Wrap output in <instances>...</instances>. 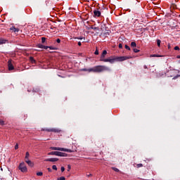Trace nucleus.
Wrapping results in <instances>:
<instances>
[{"label":"nucleus","instance_id":"nucleus-1","mask_svg":"<svg viewBox=\"0 0 180 180\" xmlns=\"http://www.w3.org/2000/svg\"><path fill=\"white\" fill-rule=\"evenodd\" d=\"M131 56H110L108 58L100 59V61H103V63H110V64H114L115 61H126V60H130Z\"/></svg>","mask_w":180,"mask_h":180},{"label":"nucleus","instance_id":"nucleus-2","mask_svg":"<svg viewBox=\"0 0 180 180\" xmlns=\"http://www.w3.org/2000/svg\"><path fill=\"white\" fill-rule=\"evenodd\" d=\"M81 71H88V72H103V71H110V68L105 65H97L89 69L83 68Z\"/></svg>","mask_w":180,"mask_h":180},{"label":"nucleus","instance_id":"nucleus-3","mask_svg":"<svg viewBox=\"0 0 180 180\" xmlns=\"http://www.w3.org/2000/svg\"><path fill=\"white\" fill-rule=\"evenodd\" d=\"M18 169H20L21 172H27V167H26V165H25V162H21L20 164Z\"/></svg>","mask_w":180,"mask_h":180},{"label":"nucleus","instance_id":"nucleus-4","mask_svg":"<svg viewBox=\"0 0 180 180\" xmlns=\"http://www.w3.org/2000/svg\"><path fill=\"white\" fill-rule=\"evenodd\" d=\"M44 131H49V132H52V133H60L61 130L60 129L57 128H51V129H44Z\"/></svg>","mask_w":180,"mask_h":180},{"label":"nucleus","instance_id":"nucleus-5","mask_svg":"<svg viewBox=\"0 0 180 180\" xmlns=\"http://www.w3.org/2000/svg\"><path fill=\"white\" fill-rule=\"evenodd\" d=\"M8 70L12 71L15 70V67H13V63H12V60H9L8 61Z\"/></svg>","mask_w":180,"mask_h":180},{"label":"nucleus","instance_id":"nucleus-6","mask_svg":"<svg viewBox=\"0 0 180 180\" xmlns=\"http://www.w3.org/2000/svg\"><path fill=\"white\" fill-rule=\"evenodd\" d=\"M101 13L98 9L94 11V18H99L101 16Z\"/></svg>","mask_w":180,"mask_h":180},{"label":"nucleus","instance_id":"nucleus-7","mask_svg":"<svg viewBox=\"0 0 180 180\" xmlns=\"http://www.w3.org/2000/svg\"><path fill=\"white\" fill-rule=\"evenodd\" d=\"M44 161L46 162H57V161H58V158H47L45 159Z\"/></svg>","mask_w":180,"mask_h":180},{"label":"nucleus","instance_id":"nucleus-8","mask_svg":"<svg viewBox=\"0 0 180 180\" xmlns=\"http://www.w3.org/2000/svg\"><path fill=\"white\" fill-rule=\"evenodd\" d=\"M37 47H38L39 49H44V50H47V49H49V46H44V45H43L41 44H38L37 45Z\"/></svg>","mask_w":180,"mask_h":180},{"label":"nucleus","instance_id":"nucleus-9","mask_svg":"<svg viewBox=\"0 0 180 180\" xmlns=\"http://www.w3.org/2000/svg\"><path fill=\"white\" fill-rule=\"evenodd\" d=\"M59 154H60V152L58 151H52L51 153H49L48 155H57L58 157H59Z\"/></svg>","mask_w":180,"mask_h":180},{"label":"nucleus","instance_id":"nucleus-10","mask_svg":"<svg viewBox=\"0 0 180 180\" xmlns=\"http://www.w3.org/2000/svg\"><path fill=\"white\" fill-rule=\"evenodd\" d=\"M106 54H108V51H106V50H104L101 56L100 60L105 59Z\"/></svg>","mask_w":180,"mask_h":180},{"label":"nucleus","instance_id":"nucleus-11","mask_svg":"<svg viewBox=\"0 0 180 180\" xmlns=\"http://www.w3.org/2000/svg\"><path fill=\"white\" fill-rule=\"evenodd\" d=\"M10 30H11V32H14V33H18L19 32V28L12 27L10 28Z\"/></svg>","mask_w":180,"mask_h":180},{"label":"nucleus","instance_id":"nucleus-12","mask_svg":"<svg viewBox=\"0 0 180 180\" xmlns=\"http://www.w3.org/2000/svg\"><path fill=\"white\" fill-rule=\"evenodd\" d=\"M165 75H167V73L164 72H161L158 73L157 77L158 78L161 77H165Z\"/></svg>","mask_w":180,"mask_h":180},{"label":"nucleus","instance_id":"nucleus-13","mask_svg":"<svg viewBox=\"0 0 180 180\" xmlns=\"http://www.w3.org/2000/svg\"><path fill=\"white\" fill-rule=\"evenodd\" d=\"M51 150H54L56 151H63V148L51 147Z\"/></svg>","mask_w":180,"mask_h":180},{"label":"nucleus","instance_id":"nucleus-14","mask_svg":"<svg viewBox=\"0 0 180 180\" xmlns=\"http://www.w3.org/2000/svg\"><path fill=\"white\" fill-rule=\"evenodd\" d=\"M8 43V40L5 39H0V45L1 44H6Z\"/></svg>","mask_w":180,"mask_h":180},{"label":"nucleus","instance_id":"nucleus-15","mask_svg":"<svg viewBox=\"0 0 180 180\" xmlns=\"http://www.w3.org/2000/svg\"><path fill=\"white\" fill-rule=\"evenodd\" d=\"M59 157H68V154L65 153L59 152Z\"/></svg>","mask_w":180,"mask_h":180},{"label":"nucleus","instance_id":"nucleus-16","mask_svg":"<svg viewBox=\"0 0 180 180\" xmlns=\"http://www.w3.org/2000/svg\"><path fill=\"white\" fill-rule=\"evenodd\" d=\"M173 72H174L172 70L169 71L167 74V77H174V75H172Z\"/></svg>","mask_w":180,"mask_h":180},{"label":"nucleus","instance_id":"nucleus-17","mask_svg":"<svg viewBox=\"0 0 180 180\" xmlns=\"http://www.w3.org/2000/svg\"><path fill=\"white\" fill-rule=\"evenodd\" d=\"M30 61L32 63L34 64V63H36V60H34V58L30 56Z\"/></svg>","mask_w":180,"mask_h":180},{"label":"nucleus","instance_id":"nucleus-18","mask_svg":"<svg viewBox=\"0 0 180 180\" xmlns=\"http://www.w3.org/2000/svg\"><path fill=\"white\" fill-rule=\"evenodd\" d=\"M62 151H65V153H73V151L72 150L64 148Z\"/></svg>","mask_w":180,"mask_h":180},{"label":"nucleus","instance_id":"nucleus-19","mask_svg":"<svg viewBox=\"0 0 180 180\" xmlns=\"http://www.w3.org/2000/svg\"><path fill=\"white\" fill-rule=\"evenodd\" d=\"M26 162L29 165V167H33L34 164L32 162L31 160H27Z\"/></svg>","mask_w":180,"mask_h":180},{"label":"nucleus","instance_id":"nucleus-20","mask_svg":"<svg viewBox=\"0 0 180 180\" xmlns=\"http://www.w3.org/2000/svg\"><path fill=\"white\" fill-rule=\"evenodd\" d=\"M131 47H132L133 49H134V47H137V44H136V42L132 41L131 43Z\"/></svg>","mask_w":180,"mask_h":180},{"label":"nucleus","instance_id":"nucleus-21","mask_svg":"<svg viewBox=\"0 0 180 180\" xmlns=\"http://www.w3.org/2000/svg\"><path fill=\"white\" fill-rule=\"evenodd\" d=\"M157 45L158 47H161V41L160 39H157Z\"/></svg>","mask_w":180,"mask_h":180},{"label":"nucleus","instance_id":"nucleus-22","mask_svg":"<svg viewBox=\"0 0 180 180\" xmlns=\"http://www.w3.org/2000/svg\"><path fill=\"white\" fill-rule=\"evenodd\" d=\"M112 169H113V171H115V172H120V170H119V169L116 167H112Z\"/></svg>","mask_w":180,"mask_h":180},{"label":"nucleus","instance_id":"nucleus-23","mask_svg":"<svg viewBox=\"0 0 180 180\" xmlns=\"http://www.w3.org/2000/svg\"><path fill=\"white\" fill-rule=\"evenodd\" d=\"M30 154H29V152H27L26 154H25V160H29V157H30Z\"/></svg>","mask_w":180,"mask_h":180},{"label":"nucleus","instance_id":"nucleus-24","mask_svg":"<svg viewBox=\"0 0 180 180\" xmlns=\"http://www.w3.org/2000/svg\"><path fill=\"white\" fill-rule=\"evenodd\" d=\"M133 51H134V53H139V52H140V50H139V49H136V48H134V49H133Z\"/></svg>","mask_w":180,"mask_h":180},{"label":"nucleus","instance_id":"nucleus-25","mask_svg":"<svg viewBox=\"0 0 180 180\" xmlns=\"http://www.w3.org/2000/svg\"><path fill=\"white\" fill-rule=\"evenodd\" d=\"M37 176H43V172H39L37 173Z\"/></svg>","mask_w":180,"mask_h":180},{"label":"nucleus","instance_id":"nucleus-26","mask_svg":"<svg viewBox=\"0 0 180 180\" xmlns=\"http://www.w3.org/2000/svg\"><path fill=\"white\" fill-rule=\"evenodd\" d=\"M41 43H42V44H44V43H46V37L41 38Z\"/></svg>","mask_w":180,"mask_h":180},{"label":"nucleus","instance_id":"nucleus-27","mask_svg":"<svg viewBox=\"0 0 180 180\" xmlns=\"http://www.w3.org/2000/svg\"><path fill=\"white\" fill-rule=\"evenodd\" d=\"M48 49H49L50 50H57V48L53 46H48Z\"/></svg>","mask_w":180,"mask_h":180},{"label":"nucleus","instance_id":"nucleus-28","mask_svg":"<svg viewBox=\"0 0 180 180\" xmlns=\"http://www.w3.org/2000/svg\"><path fill=\"white\" fill-rule=\"evenodd\" d=\"M150 57H161V56L157 55V54H153V55H150Z\"/></svg>","mask_w":180,"mask_h":180},{"label":"nucleus","instance_id":"nucleus-29","mask_svg":"<svg viewBox=\"0 0 180 180\" xmlns=\"http://www.w3.org/2000/svg\"><path fill=\"white\" fill-rule=\"evenodd\" d=\"M141 167H143V164H141V163L136 165V167H138V168H141Z\"/></svg>","mask_w":180,"mask_h":180},{"label":"nucleus","instance_id":"nucleus-30","mask_svg":"<svg viewBox=\"0 0 180 180\" xmlns=\"http://www.w3.org/2000/svg\"><path fill=\"white\" fill-rule=\"evenodd\" d=\"M57 180H65V177H64V176H60V177H58V178L57 179Z\"/></svg>","mask_w":180,"mask_h":180},{"label":"nucleus","instance_id":"nucleus-31","mask_svg":"<svg viewBox=\"0 0 180 180\" xmlns=\"http://www.w3.org/2000/svg\"><path fill=\"white\" fill-rule=\"evenodd\" d=\"M0 124H1V126H4V124H5V121L0 120Z\"/></svg>","mask_w":180,"mask_h":180},{"label":"nucleus","instance_id":"nucleus-32","mask_svg":"<svg viewBox=\"0 0 180 180\" xmlns=\"http://www.w3.org/2000/svg\"><path fill=\"white\" fill-rule=\"evenodd\" d=\"M125 49L126 50H129V51H130L131 50L130 46H129L128 45H125Z\"/></svg>","mask_w":180,"mask_h":180},{"label":"nucleus","instance_id":"nucleus-33","mask_svg":"<svg viewBox=\"0 0 180 180\" xmlns=\"http://www.w3.org/2000/svg\"><path fill=\"white\" fill-rule=\"evenodd\" d=\"M52 169H54L55 171H57V166L56 165H53L52 166Z\"/></svg>","mask_w":180,"mask_h":180},{"label":"nucleus","instance_id":"nucleus-34","mask_svg":"<svg viewBox=\"0 0 180 180\" xmlns=\"http://www.w3.org/2000/svg\"><path fill=\"white\" fill-rule=\"evenodd\" d=\"M75 39H77L78 40H82V39H84V40H85V37H75Z\"/></svg>","mask_w":180,"mask_h":180},{"label":"nucleus","instance_id":"nucleus-35","mask_svg":"<svg viewBox=\"0 0 180 180\" xmlns=\"http://www.w3.org/2000/svg\"><path fill=\"white\" fill-rule=\"evenodd\" d=\"M93 30H96V31L98 32L99 28H98V27H94L93 28Z\"/></svg>","mask_w":180,"mask_h":180},{"label":"nucleus","instance_id":"nucleus-36","mask_svg":"<svg viewBox=\"0 0 180 180\" xmlns=\"http://www.w3.org/2000/svg\"><path fill=\"white\" fill-rule=\"evenodd\" d=\"M94 54H95L96 56H98V54H99V51H98V49H96V50L95 51V52H94Z\"/></svg>","mask_w":180,"mask_h":180},{"label":"nucleus","instance_id":"nucleus-37","mask_svg":"<svg viewBox=\"0 0 180 180\" xmlns=\"http://www.w3.org/2000/svg\"><path fill=\"white\" fill-rule=\"evenodd\" d=\"M71 170V165H68V171L70 172Z\"/></svg>","mask_w":180,"mask_h":180},{"label":"nucleus","instance_id":"nucleus-38","mask_svg":"<svg viewBox=\"0 0 180 180\" xmlns=\"http://www.w3.org/2000/svg\"><path fill=\"white\" fill-rule=\"evenodd\" d=\"M61 172H64V171H65V168L64 167H61Z\"/></svg>","mask_w":180,"mask_h":180},{"label":"nucleus","instance_id":"nucleus-39","mask_svg":"<svg viewBox=\"0 0 180 180\" xmlns=\"http://www.w3.org/2000/svg\"><path fill=\"white\" fill-rule=\"evenodd\" d=\"M18 148H19V145L16 143V145L15 146V150H18Z\"/></svg>","mask_w":180,"mask_h":180},{"label":"nucleus","instance_id":"nucleus-40","mask_svg":"<svg viewBox=\"0 0 180 180\" xmlns=\"http://www.w3.org/2000/svg\"><path fill=\"white\" fill-rule=\"evenodd\" d=\"M118 47L119 49H123V45H122V44H119Z\"/></svg>","mask_w":180,"mask_h":180},{"label":"nucleus","instance_id":"nucleus-41","mask_svg":"<svg viewBox=\"0 0 180 180\" xmlns=\"http://www.w3.org/2000/svg\"><path fill=\"white\" fill-rule=\"evenodd\" d=\"M56 42H57V43H61V39H56Z\"/></svg>","mask_w":180,"mask_h":180},{"label":"nucleus","instance_id":"nucleus-42","mask_svg":"<svg viewBox=\"0 0 180 180\" xmlns=\"http://www.w3.org/2000/svg\"><path fill=\"white\" fill-rule=\"evenodd\" d=\"M174 50H179V46H175Z\"/></svg>","mask_w":180,"mask_h":180},{"label":"nucleus","instance_id":"nucleus-43","mask_svg":"<svg viewBox=\"0 0 180 180\" xmlns=\"http://www.w3.org/2000/svg\"><path fill=\"white\" fill-rule=\"evenodd\" d=\"M47 169H48L49 172H51V171H52L51 168H50V167H49Z\"/></svg>","mask_w":180,"mask_h":180},{"label":"nucleus","instance_id":"nucleus-44","mask_svg":"<svg viewBox=\"0 0 180 180\" xmlns=\"http://www.w3.org/2000/svg\"><path fill=\"white\" fill-rule=\"evenodd\" d=\"M34 92H39V89H36V90H33Z\"/></svg>","mask_w":180,"mask_h":180},{"label":"nucleus","instance_id":"nucleus-45","mask_svg":"<svg viewBox=\"0 0 180 180\" xmlns=\"http://www.w3.org/2000/svg\"><path fill=\"white\" fill-rule=\"evenodd\" d=\"M82 44L81 43V41H79L78 42V46H82Z\"/></svg>","mask_w":180,"mask_h":180},{"label":"nucleus","instance_id":"nucleus-46","mask_svg":"<svg viewBox=\"0 0 180 180\" xmlns=\"http://www.w3.org/2000/svg\"><path fill=\"white\" fill-rule=\"evenodd\" d=\"M143 68H144L145 70H147V68H148L147 67V65H144V66H143Z\"/></svg>","mask_w":180,"mask_h":180},{"label":"nucleus","instance_id":"nucleus-47","mask_svg":"<svg viewBox=\"0 0 180 180\" xmlns=\"http://www.w3.org/2000/svg\"><path fill=\"white\" fill-rule=\"evenodd\" d=\"M105 34H110V32L108 31L107 32H105Z\"/></svg>","mask_w":180,"mask_h":180},{"label":"nucleus","instance_id":"nucleus-48","mask_svg":"<svg viewBox=\"0 0 180 180\" xmlns=\"http://www.w3.org/2000/svg\"><path fill=\"white\" fill-rule=\"evenodd\" d=\"M168 49H171V45L169 44H168Z\"/></svg>","mask_w":180,"mask_h":180},{"label":"nucleus","instance_id":"nucleus-49","mask_svg":"<svg viewBox=\"0 0 180 180\" xmlns=\"http://www.w3.org/2000/svg\"><path fill=\"white\" fill-rule=\"evenodd\" d=\"M87 176H92V174H87Z\"/></svg>","mask_w":180,"mask_h":180},{"label":"nucleus","instance_id":"nucleus-50","mask_svg":"<svg viewBox=\"0 0 180 180\" xmlns=\"http://www.w3.org/2000/svg\"><path fill=\"white\" fill-rule=\"evenodd\" d=\"M94 26H91V27H90V29H92L93 30H94Z\"/></svg>","mask_w":180,"mask_h":180},{"label":"nucleus","instance_id":"nucleus-51","mask_svg":"<svg viewBox=\"0 0 180 180\" xmlns=\"http://www.w3.org/2000/svg\"><path fill=\"white\" fill-rule=\"evenodd\" d=\"M26 161H30L29 159H25V162Z\"/></svg>","mask_w":180,"mask_h":180},{"label":"nucleus","instance_id":"nucleus-52","mask_svg":"<svg viewBox=\"0 0 180 180\" xmlns=\"http://www.w3.org/2000/svg\"><path fill=\"white\" fill-rule=\"evenodd\" d=\"M177 58H180V55H179V56H177Z\"/></svg>","mask_w":180,"mask_h":180},{"label":"nucleus","instance_id":"nucleus-53","mask_svg":"<svg viewBox=\"0 0 180 180\" xmlns=\"http://www.w3.org/2000/svg\"><path fill=\"white\" fill-rule=\"evenodd\" d=\"M176 77H174L173 79H175Z\"/></svg>","mask_w":180,"mask_h":180}]
</instances>
